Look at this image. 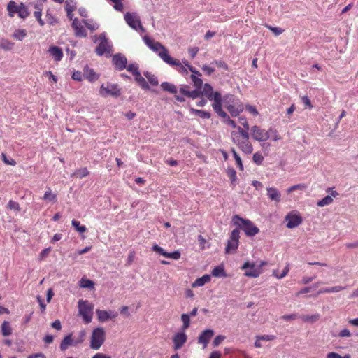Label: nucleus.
Listing matches in <instances>:
<instances>
[{"mask_svg": "<svg viewBox=\"0 0 358 358\" xmlns=\"http://www.w3.org/2000/svg\"><path fill=\"white\" fill-rule=\"evenodd\" d=\"M165 255V257L172 259L174 260H178L180 257V253L178 250H176L173 252H166Z\"/></svg>", "mask_w": 358, "mask_h": 358, "instance_id": "nucleus-54", "label": "nucleus"}, {"mask_svg": "<svg viewBox=\"0 0 358 358\" xmlns=\"http://www.w3.org/2000/svg\"><path fill=\"white\" fill-rule=\"evenodd\" d=\"M144 76L146 77V78L150 82V83L152 84V85H158V80L155 75L147 71V72L144 73Z\"/></svg>", "mask_w": 358, "mask_h": 358, "instance_id": "nucleus-48", "label": "nucleus"}, {"mask_svg": "<svg viewBox=\"0 0 358 358\" xmlns=\"http://www.w3.org/2000/svg\"><path fill=\"white\" fill-rule=\"evenodd\" d=\"M267 195L270 200L277 203L280 201L281 194L275 187H267Z\"/></svg>", "mask_w": 358, "mask_h": 358, "instance_id": "nucleus-23", "label": "nucleus"}, {"mask_svg": "<svg viewBox=\"0 0 358 358\" xmlns=\"http://www.w3.org/2000/svg\"><path fill=\"white\" fill-rule=\"evenodd\" d=\"M152 249L154 252L165 257V255H166L165 254L166 253V252L162 247L158 245L157 244L153 245Z\"/></svg>", "mask_w": 358, "mask_h": 358, "instance_id": "nucleus-57", "label": "nucleus"}, {"mask_svg": "<svg viewBox=\"0 0 358 358\" xmlns=\"http://www.w3.org/2000/svg\"><path fill=\"white\" fill-rule=\"evenodd\" d=\"M48 52L55 62L61 61L64 56L62 48L58 46L50 47L48 49Z\"/></svg>", "mask_w": 358, "mask_h": 358, "instance_id": "nucleus-22", "label": "nucleus"}, {"mask_svg": "<svg viewBox=\"0 0 358 358\" xmlns=\"http://www.w3.org/2000/svg\"><path fill=\"white\" fill-rule=\"evenodd\" d=\"M143 40L145 44L155 53L158 55V56L162 59L163 62L165 63L169 62V60H171V57L169 55L168 50L160 43L155 42L153 40L150 39L148 36H145Z\"/></svg>", "mask_w": 358, "mask_h": 358, "instance_id": "nucleus-4", "label": "nucleus"}, {"mask_svg": "<svg viewBox=\"0 0 358 358\" xmlns=\"http://www.w3.org/2000/svg\"><path fill=\"white\" fill-rule=\"evenodd\" d=\"M13 46L14 43L8 39L1 38L0 40V48L4 50H11Z\"/></svg>", "mask_w": 358, "mask_h": 358, "instance_id": "nucleus-36", "label": "nucleus"}, {"mask_svg": "<svg viewBox=\"0 0 358 358\" xmlns=\"http://www.w3.org/2000/svg\"><path fill=\"white\" fill-rule=\"evenodd\" d=\"M251 135L255 141L259 142H264L269 139L268 129L265 130L256 125L251 128Z\"/></svg>", "mask_w": 358, "mask_h": 358, "instance_id": "nucleus-12", "label": "nucleus"}, {"mask_svg": "<svg viewBox=\"0 0 358 358\" xmlns=\"http://www.w3.org/2000/svg\"><path fill=\"white\" fill-rule=\"evenodd\" d=\"M106 340V331L102 327H96L93 329L90 336V348L97 350L103 344Z\"/></svg>", "mask_w": 358, "mask_h": 358, "instance_id": "nucleus-5", "label": "nucleus"}, {"mask_svg": "<svg viewBox=\"0 0 358 358\" xmlns=\"http://www.w3.org/2000/svg\"><path fill=\"white\" fill-rule=\"evenodd\" d=\"M13 332L10 322L8 321L3 322L1 324V333L4 336H10Z\"/></svg>", "mask_w": 358, "mask_h": 358, "instance_id": "nucleus-32", "label": "nucleus"}, {"mask_svg": "<svg viewBox=\"0 0 358 358\" xmlns=\"http://www.w3.org/2000/svg\"><path fill=\"white\" fill-rule=\"evenodd\" d=\"M223 101L232 117H237L243 110V104L232 94L225 95Z\"/></svg>", "mask_w": 358, "mask_h": 358, "instance_id": "nucleus-3", "label": "nucleus"}, {"mask_svg": "<svg viewBox=\"0 0 358 358\" xmlns=\"http://www.w3.org/2000/svg\"><path fill=\"white\" fill-rule=\"evenodd\" d=\"M80 287L92 289L94 288V283L91 280L83 278L80 280Z\"/></svg>", "mask_w": 358, "mask_h": 358, "instance_id": "nucleus-39", "label": "nucleus"}, {"mask_svg": "<svg viewBox=\"0 0 358 358\" xmlns=\"http://www.w3.org/2000/svg\"><path fill=\"white\" fill-rule=\"evenodd\" d=\"M213 335L214 331L212 329H206L199 335L198 343L203 344V348H205Z\"/></svg>", "mask_w": 358, "mask_h": 358, "instance_id": "nucleus-20", "label": "nucleus"}, {"mask_svg": "<svg viewBox=\"0 0 358 358\" xmlns=\"http://www.w3.org/2000/svg\"><path fill=\"white\" fill-rule=\"evenodd\" d=\"M161 87L163 90L169 92L172 94H176L178 90L177 87L172 83L168 82H163L161 84Z\"/></svg>", "mask_w": 358, "mask_h": 358, "instance_id": "nucleus-31", "label": "nucleus"}, {"mask_svg": "<svg viewBox=\"0 0 358 358\" xmlns=\"http://www.w3.org/2000/svg\"><path fill=\"white\" fill-rule=\"evenodd\" d=\"M72 335L66 336L60 343V349L63 351L66 350L70 345H72Z\"/></svg>", "mask_w": 358, "mask_h": 358, "instance_id": "nucleus-30", "label": "nucleus"}, {"mask_svg": "<svg viewBox=\"0 0 358 358\" xmlns=\"http://www.w3.org/2000/svg\"><path fill=\"white\" fill-rule=\"evenodd\" d=\"M232 142L245 154H251L253 147L249 139V134L247 131L241 127H238V131L231 132Z\"/></svg>", "mask_w": 358, "mask_h": 358, "instance_id": "nucleus-1", "label": "nucleus"}, {"mask_svg": "<svg viewBox=\"0 0 358 358\" xmlns=\"http://www.w3.org/2000/svg\"><path fill=\"white\" fill-rule=\"evenodd\" d=\"M187 336L185 331L181 330V331L176 333L173 337V348L175 350H179L187 342Z\"/></svg>", "mask_w": 358, "mask_h": 358, "instance_id": "nucleus-15", "label": "nucleus"}, {"mask_svg": "<svg viewBox=\"0 0 358 358\" xmlns=\"http://www.w3.org/2000/svg\"><path fill=\"white\" fill-rule=\"evenodd\" d=\"M1 157L5 164L12 166H15L16 164V162L14 159L12 158L8 159L4 153H2Z\"/></svg>", "mask_w": 358, "mask_h": 358, "instance_id": "nucleus-61", "label": "nucleus"}, {"mask_svg": "<svg viewBox=\"0 0 358 358\" xmlns=\"http://www.w3.org/2000/svg\"><path fill=\"white\" fill-rule=\"evenodd\" d=\"M287 222L286 227L288 229H294L299 226L302 223V218L301 216L289 213L285 217Z\"/></svg>", "mask_w": 358, "mask_h": 358, "instance_id": "nucleus-16", "label": "nucleus"}, {"mask_svg": "<svg viewBox=\"0 0 358 358\" xmlns=\"http://www.w3.org/2000/svg\"><path fill=\"white\" fill-rule=\"evenodd\" d=\"M189 111L191 112V113L198 115L203 119H209L210 117V113L204 110L190 108Z\"/></svg>", "mask_w": 358, "mask_h": 358, "instance_id": "nucleus-34", "label": "nucleus"}, {"mask_svg": "<svg viewBox=\"0 0 358 358\" xmlns=\"http://www.w3.org/2000/svg\"><path fill=\"white\" fill-rule=\"evenodd\" d=\"M338 336L342 338H348L352 336V334L348 329H344L339 332Z\"/></svg>", "mask_w": 358, "mask_h": 358, "instance_id": "nucleus-63", "label": "nucleus"}, {"mask_svg": "<svg viewBox=\"0 0 358 358\" xmlns=\"http://www.w3.org/2000/svg\"><path fill=\"white\" fill-rule=\"evenodd\" d=\"M89 173H89L88 170L87 169V168H82V169L76 170L73 173L72 176L82 178L87 176L89 175Z\"/></svg>", "mask_w": 358, "mask_h": 358, "instance_id": "nucleus-41", "label": "nucleus"}, {"mask_svg": "<svg viewBox=\"0 0 358 358\" xmlns=\"http://www.w3.org/2000/svg\"><path fill=\"white\" fill-rule=\"evenodd\" d=\"M212 275L214 276V277H224L225 276V273H224V268L221 266H216L215 267L213 271H212Z\"/></svg>", "mask_w": 358, "mask_h": 358, "instance_id": "nucleus-43", "label": "nucleus"}, {"mask_svg": "<svg viewBox=\"0 0 358 358\" xmlns=\"http://www.w3.org/2000/svg\"><path fill=\"white\" fill-rule=\"evenodd\" d=\"M210 275H204L201 278H197L192 284V287H202L206 283L210 281Z\"/></svg>", "mask_w": 358, "mask_h": 358, "instance_id": "nucleus-28", "label": "nucleus"}, {"mask_svg": "<svg viewBox=\"0 0 358 358\" xmlns=\"http://www.w3.org/2000/svg\"><path fill=\"white\" fill-rule=\"evenodd\" d=\"M268 135L269 138H272V139L275 141H279L281 139V136L279 135L278 131L273 128L268 129Z\"/></svg>", "mask_w": 358, "mask_h": 358, "instance_id": "nucleus-49", "label": "nucleus"}, {"mask_svg": "<svg viewBox=\"0 0 358 358\" xmlns=\"http://www.w3.org/2000/svg\"><path fill=\"white\" fill-rule=\"evenodd\" d=\"M231 150L233 157L236 161L237 166L238 167V169L241 171H243L244 168H243V164L242 163L241 157L238 155V154L237 153V152L236 151V150L234 148H231Z\"/></svg>", "mask_w": 358, "mask_h": 358, "instance_id": "nucleus-42", "label": "nucleus"}, {"mask_svg": "<svg viewBox=\"0 0 358 358\" xmlns=\"http://www.w3.org/2000/svg\"><path fill=\"white\" fill-rule=\"evenodd\" d=\"M233 224L237 227L236 229H242L247 236L252 237L259 234V229L250 220L235 215L232 217Z\"/></svg>", "mask_w": 358, "mask_h": 358, "instance_id": "nucleus-2", "label": "nucleus"}, {"mask_svg": "<svg viewBox=\"0 0 358 358\" xmlns=\"http://www.w3.org/2000/svg\"><path fill=\"white\" fill-rule=\"evenodd\" d=\"M191 79L196 87V88L201 89L203 85V80L199 78V76H196L194 74H192L191 76Z\"/></svg>", "mask_w": 358, "mask_h": 358, "instance_id": "nucleus-47", "label": "nucleus"}, {"mask_svg": "<svg viewBox=\"0 0 358 358\" xmlns=\"http://www.w3.org/2000/svg\"><path fill=\"white\" fill-rule=\"evenodd\" d=\"M201 96H205L210 101H213V103H216L222 99L221 94L219 92H214L213 87L208 83L203 85L201 89Z\"/></svg>", "mask_w": 358, "mask_h": 358, "instance_id": "nucleus-11", "label": "nucleus"}, {"mask_svg": "<svg viewBox=\"0 0 358 358\" xmlns=\"http://www.w3.org/2000/svg\"><path fill=\"white\" fill-rule=\"evenodd\" d=\"M223 99H220V101H217L216 103H213L212 104V107L214 110V111L220 116L223 117L224 120L227 119L229 116L225 113L222 108V103Z\"/></svg>", "mask_w": 358, "mask_h": 358, "instance_id": "nucleus-24", "label": "nucleus"}, {"mask_svg": "<svg viewBox=\"0 0 358 358\" xmlns=\"http://www.w3.org/2000/svg\"><path fill=\"white\" fill-rule=\"evenodd\" d=\"M83 23L91 31H95L99 29V25L98 23L94 22L92 20H84Z\"/></svg>", "mask_w": 358, "mask_h": 358, "instance_id": "nucleus-46", "label": "nucleus"}, {"mask_svg": "<svg viewBox=\"0 0 358 358\" xmlns=\"http://www.w3.org/2000/svg\"><path fill=\"white\" fill-rule=\"evenodd\" d=\"M125 69H127L128 71L132 73L134 76L139 73L138 67L136 64H131L128 65L127 66H126Z\"/></svg>", "mask_w": 358, "mask_h": 358, "instance_id": "nucleus-56", "label": "nucleus"}, {"mask_svg": "<svg viewBox=\"0 0 358 358\" xmlns=\"http://www.w3.org/2000/svg\"><path fill=\"white\" fill-rule=\"evenodd\" d=\"M327 192L329 193V195L324 196L322 199L317 202L318 207H324L331 204L334 201L333 198H336L338 196V193L334 190L333 187L328 188Z\"/></svg>", "mask_w": 358, "mask_h": 358, "instance_id": "nucleus-14", "label": "nucleus"}, {"mask_svg": "<svg viewBox=\"0 0 358 358\" xmlns=\"http://www.w3.org/2000/svg\"><path fill=\"white\" fill-rule=\"evenodd\" d=\"M227 173L228 177L230 178L231 182L236 185L235 182L237 179L236 171L234 169H228Z\"/></svg>", "mask_w": 358, "mask_h": 358, "instance_id": "nucleus-50", "label": "nucleus"}, {"mask_svg": "<svg viewBox=\"0 0 358 358\" xmlns=\"http://www.w3.org/2000/svg\"><path fill=\"white\" fill-rule=\"evenodd\" d=\"M327 358H352L350 354H345L344 356H341L337 352H331L327 353Z\"/></svg>", "mask_w": 358, "mask_h": 358, "instance_id": "nucleus-53", "label": "nucleus"}, {"mask_svg": "<svg viewBox=\"0 0 358 358\" xmlns=\"http://www.w3.org/2000/svg\"><path fill=\"white\" fill-rule=\"evenodd\" d=\"M83 76L90 82H94L99 78V75L96 73L93 69L85 68L84 69Z\"/></svg>", "mask_w": 358, "mask_h": 358, "instance_id": "nucleus-26", "label": "nucleus"}, {"mask_svg": "<svg viewBox=\"0 0 358 358\" xmlns=\"http://www.w3.org/2000/svg\"><path fill=\"white\" fill-rule=\"evenodd\" d=\"M8 207L14 211H19L20 209L19 204L14 201H10L8 203Z\"/></svg>", "mask_w": 358, "mask_h": 358, "instance_id": "nucleus-59", "label": "nucleus"}, {"mask_svg": "<svg viewBox=\"0 0 358 358\" xmlns=\"http://www.w3.org/2000/svg\"><path fill=\"white\" fill-rule=\"evenodd\" d=\"M76 8V3L73 0L66 1L65 10L66 12H73Z\"/></svg>", "mask_w": 358, "mask_h": 358, "instance_id": "nucleus-51", "label": "nucleus"}, {"mask_svg": "<svg viewBox=\"0 0 358 358\" xmlns=\"http://www.w3.org/2000/svg\"><path fill=\"white\" fill-rule=\"evenodd\" d=\"M27 31L24 29H19L14 31L13 34V37L17 40L22 41L27 36Z\"/></svg>", "mask_w": 358, "mask_h": 358, "instance_id": "nucleus-37", "label": "nucleus"}, {"mask_svg": "<svg viewBox=\"0 0 358 358\" xmlns=\"http://www.w3.org/2000/svg\"><path fill=\"white\" fill-rule=\"evenodd\" d=\"M94 305L88 301L80 300L78 301L79 313L86 323L91 322L92 320Z\"/></svg>", "mask_w": 358, "mask_h": 358, "instance_id": "nucleus-7", "label": "nucleus"}, {"mask_svg": "<svg viewBox=\"0 0 358 358\" xmlns=\"http://www.w3.org/2000/svg\"><path fill=\"white\" fill-rule=\"evenodd\" d=\"M241 269L245 270V275L247 277L257 278L262 273L260 268L257 267L254 262H245V264L241 266Z\"/></svg>", "mask_w": 358, "mask_h": 358, "instance_id": "nucleus-13", "label": "nucleus"}, {"mask_svg": "<svg viewBox=\"0 0 358 358\" xmlns=\"http://www.w3.org/2000/svg\"><path fill=\"white\" fill-rule=\"evenodd\" d=\"M17 15L22 19H25L29 15L28 8L24 3H20V8L18 9Z\"/></svg>", "mask_w": 358, "mask_h": 358, "instance_id": "nucleus-35", "label": "nucleus"}, {"mask_svg": "<svg viewBox=\"0 0 358 358\" xmlns=\"http://www.w3.org/2000/svg\"><path fill=\"white\" fill-rule=\"evenodd\" d=\"M42 199L46 202L55 203L57 201V195L53 193L50 187H48L45 192Z\"/></svg>", "mask_w": 358, "mask_h": 358, "instance_id": "nucleus-25", "label": "nucleus"}, {"mask_svg": "<svg viewBox=\"0 0 358 358\" xmlns=\"http://www.w3.org/2000/svg\"><path fill=\"white\" fill-rule=\"evenodd\" d=\"M135 80L138 84L144 90L149 89V85L148 84L145 79L141 75L140 72L134 76Z\"/></svg>", "mask_w": 358, "mask_h": 358, "instance_id": "nucleus-33", "label": "nucleus"}, {"mask_svg": "<svg viewBox=\"0 0 358 358\" xmlns=\"http://www.w3.org/2000/svg\"><path fill=\"white\" fill-rule=\"evenodd\" d=\"M300 318L305 322L314 323L319 320L320 315L317 313L313 315H303Z\"/></svg>", "mask_w": 358, "mask_h": 358, "instance_id": "nucleus-29", "label": "nucleus"}, {"mask_svg": "<svg viewBox=\"0 0 358 358\" xmlns=\"http://www.w3.org/2000/svg\"><path fill=\"white\" fill-rule=\"evenodd\" d=\"M201 96V89L196 88L194 90L189 91L188 97L195 99Z\"/></svg>", "mask_w": 358, "mask_h": 358, "instance_id": "nucleus-55", "label": "nucleus"}, {"mask_svg": "<svg viewBox=\"0 0 358 358\" xmlns=\"http://www.w3.org/2000/svg\"><path fill=\"white\" fill-rule=\"evenodd\" d=\"M289 271V264H287L285 268L283 269L282 273H278L276 270H274L273 271V275L275 276L278 279H282L285 278Z\"/></svg>", "mask_w": 358, "mask_h": 358, "instance_id": "nucleus-45", "label": "nucleus"}, {"mask_svg": "<svg viewBox=\"0 0 358 358\" xmlns=\"http://www.w3.org/2000/svg\"><path fill=\"white\" fill-rule=\"evenodd\" d=\"M181 320L182 322V326L181 327L182 331L187 330L190 326V315L188 314H182Z\"/></svg>", "mask_w": 358, "mask_h": 358, "instance_id": "nucleus-38", "label": "nucleus"}, {"mask_svg": "<svg viewBox=\"0 0 358 358\" xmlns=\"http://www.w3.org/2000/svg\"><path fill=\"white\" fill-rule=\"evenodd\" d=\"M301 100H302L303 103L306 107H308L310 109L313 108V105H312V103L310 102V100L309 99V98L307 96H302L301 97Z\"/></svg>", "mask_w": 358, "mask_h": 358, "instance_id": "nucleus-64", "label": "nucleus"}, {"mask_svg": "<svg viewBox=\"0 0 358 358\" xmlns=\"http://www.w3.org/2000/svg\"><path fill=\"white\" fill-rule=\"evenodd\" d=\"M240 238V231L238 229H234L231 233L227 245L225 248L226 253H233L238 248Z\"/></svg>", "mask_w": 358, "mask_h": 358, "instance_id": "nucleus-10", "label": "nucleus"}, {"mask_svg": "<svg viewBox=\"0 0 358 358\" xmlns=\"http://www.w3.org/2000/svg\"><path fill=\"white\" fill-rule=\"evenodd\" d=\"M99 44L96 48V53L99 56L106 55L107 57L110 56L112 52V45L106 38L105 33H102L99 36Z\"/></svg>", "mask_w": 358, "mask_h": 358, "instance_id": "nucleus-8", "label": "nucleus"}, {"mask_svg": "<svg viewBox=\"0 0 358 358\" xmlns=\"http://www.w3.org/2000/svg\"><path fill=\"white\" fill-rule=\"evenodd\" d=\"M20 5H17L15 1H10L7 5L8 14L10 17H13L15 14H17Z\"/></svg>", "mask_w": 358, "mask_h": 358, "instance_id": "nucleus-27", "label": "nucleus"}, {"mask_svg": "<svg viewBox=\"0 0 358 358\" xmlns=\"http://www.w3.org/2000/svg\"><path fill=\"white\" fill-rule=\"evenodd\" d=\"M225 339V336L219 335L217 336L213 341V345L214 347L218 346Z\"/></svg>", "mask_w": 358, "mask_h": 358, "instance_id": "nucleus-60", "label": "nucleus"}, {"mask_svg": "<svg viewBox=\"0 0 358 358\" xmlns=\"http://www.w3.org/2000/svg\"><path fill=\"white\" fill-rule=\"evenodd\" d=\"M99 92L103 97L110 96L116 98L120 96L121 89L117 84L108 82L101 85Z\"/></svg>", "mask_w": 358, "mask_h": 358, "instance_id": "nucleus-6", "label": "nucleus"}, {"mask_svg": "<svg viewBox=\"0 0 358 358\" xmlns=\"http://www.w3.org/2000/svg\"><path fill=\"white\" fill-rule=\"evenodd\" d=\"M238 121L239 123L245 128L244 130L248 131L249 130V124L246 118L244 117H239Z\"/></svg>", "mask_w": 358, "mask_h": 358, "instance_id": "nucleus-62", "label": "nucleus"}, {"mask_svg": "<svg viewBox=\"0 0 358 358\" xmlns=\"http://www.w3.org/2000/svg\"><path fill=\"white\" fill-rule=\"evenodd\" d=\"M124 20L127 24L136 31L144 32L145 29L143 27L139 16L136 13H126L124 14Z\"/></svg>", "mask_w": 358, "mask_h": 358, "instance_id": "nucleus-9", "label": "nucleus"}, {"mask_svg": "<svg viewBox=\"0 0 358 358\" xmlns=\"http://www.w3.org/2000/svg\"><path fill=\"white\" fill-rule=\"evenodd\" d=\"M252 159H253V162L257 165H261L263 162L264 157L259 152H257L253 155Z\"/></svg>", "mask_w": 358, "mask_h": 358, "instance_id": "nucleus-52", "label": "nucleus"}, {"mask_svg": "<svg viewBox=\"0 0 358 358\" xmlns=\"http://www.w3.org/2000/svg\"><path fill=\"white\" fill-rule=\"evenodd\" d=\"M97 318L101 322H105L109 319H115L117 317L118 314L115 311L113 310H103L97 309L96 310Z\"/></svg>", "mask_w": 358, "mask_h": 358, "instance_id": "nucleus-17", "label": "nucleus"}, {"mask_svg": "<svg viewBox=\"0 0 358 358\" xmlns=\"http://www.w3.org/2000/svg\"><path fill=\"white\" fill-rule=\"evenodd\" d=\"M72 27L75 31V35L78 37H86L87 33L82 24V22L77 18H75L72 22Z\"/></svg>", "mask_w": 358, "mask_h": 358, "instance_id": "nucleus-19", "label": "nucleus"}, {"mask_svg": "<svg viewBox=\"0 0 358 358\" xmlns=\"http://www.w3.org/2000/svg\"><path fill=\"white\" fill-rule=\"evenodd\" d=\"M344 289H345V287H342V286H334V287H329V288L326 287V288L321 289L319 291L318 294L338 292L343 290Z\"/></svg>", "mask_w": 358, "mask_h": 358, "instance_id": "nucleus-40", "label": "nucleus"}, {"mask_svg": "<svg viewBox=\"0 0 358 358\" xmlns=\"http://www.w3.org/2000/svg\"><path fill=\"white\" fill-rule=\"evenodd\" d=\"M112 62L116 69L122 71L126 68L127 60L123 55L118 53L113 55Z\"/></svg>", "mask_w": 358, "mask_h": 358, "instance_id": "nucleus-18", "label": "nucleus"}, {"mask_svg": "<svg viewBox=\"0 0 358 358\" xmlns=\"http://www.w3.org/2000/svg\"><path fill=\"white\" fill-rule=\"evenodd\" d=\"M167 64L176 66V69L182 75H187L188 71L187 68L181 63V62L178 59L171 58V60H169Z\"/></svg>", "mask_w": 358, "mask_h": 358, "instance_id": "nucleus-21", "label": "nucleus"}, {"mask_svg": "<svg viewBox=\"0 0 358 358\" xmlns=\"http://www.w3.org/2000/svg\"><path fill=\"white\" fill-rule=\"evenodd\" d=\"M266 27L270 29L275 36L280 35L284 30L279 27H273L270 25H266Z\"/></svg>", "mask_w": 358, "mask_h": 358, "instance_id": "nucleus-58", "label": "nucleus"}, {"mask_svg": "<svg viewBox=\"0 0 358 358\" xmlns=\"http://www.w3.org/2000/svg\"><path fill=\"white\" fill-rule=\"evenodd\" d=\"M71 224L79 233H84L87 230L86 227L84 225H80V222L77 221L76 220H73L71 221Z\"/></svg>", "mask_w": 358, "mask_h": 358, "instance_id": "nucleus-44", "label": "nucleus"}]
</instances>
